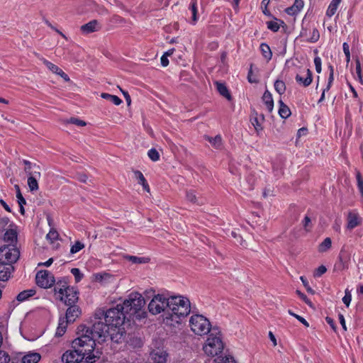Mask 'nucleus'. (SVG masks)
I'll return each mask as SVG.
<instances>
[{"instance_id": "25", "label": "nucleus", "mask_w": 363, "mask_h": 363, "mask_svg": "<svg viewBox=\"0 0 363 363\" xmlns=\"http://www.w3.org/2000/svg\"><path fill=\"white\" fill-rule=\"evenodd\" d=\"M35 291L33 289L25 290L20 292L16 296V299L18 302H23L26 301L28 298L34 296Z\"/></svg>"}, {"instance_id": "39", "label": "nucleus", "mask_w": 363, "mask_h": 363, "mask_svg": "<svg viewBox=\"0 0 363 363\" xmlns=\"http://www.w3.org/2000/svg\"><path fill=\"white\" fill-rule=\"evenodd\" d=\"M84 247V245L80 241H76L75 243L71 247L70 253L75 254L79 252Z\"/></svg>"}, {"instance_id": "37", "label": "nucleus", "mask_w": 363, "mask_h": 363, "mask_svg": "<svg viewBox=\"0 0 363 363\" xmlns=\"http://www.w3.org/2000/svg\"><path fill=\"white\" fill-rule=\"evenodd\" d=\"M274 89L280 94H283L286 91V85L283 81L277 80L274 82Z\"/></svg>"}, {"instance_id": "40", "label": "nucleus", "mask_w": 363, "mask_h": 363, "mask_svg": "<svg viewBox=\"0 0 363 363\" xmlns=\"http://www.w3.org/2000/svg\"><path fill=\"white\" fill-rule=\"evenodd\" d=\"M267 28L273 32H277L280 28V23L277 21H270L267 23Z\"/></svg>"}, {"instance_id": "12", "label": "nucleus", "mask_w": 363, "mask_h": 363, "mask_svg": "<svg viewBox=\"0 0 363 363\" xmlns=\"http://www.w3.org/2000/svg\"><path fill=\"white\" fill-rule=\"evenodd\" d=\"M169 354L163 347L156 348L150 352V359L153 363H167Z\"/></svg>"}, {"instance_id": "32", "label": "nucleus", "mask_w": 363, "mask_h": 363, "mask_svg": "<svg viewBox=\"0 0 363 363\" xmlns=\"http://www.w3.org/2000/svg\"><path fill=\"white\" fill-rule=\"evenodd\" d=\"M332 246V240L330 238H326L324 240L318 245V252H325L329 249H330Z\"/></svg>"}, {"instance_id": "33", "label": "nucleus", "mask_w": 363, "mask_h": 363, "mask_svg": "<svg viewBox=\"0 0 363 363\" xmlns=\"http://www.w3.org/2000/svg\"><path fill=\"white\" fill-rule=\"evenodd\" d=\"M101 96L103 99L108 100L109 101H111V103L116 106H118L122 103V100L116 95H111L107 93H102Z\"/></svg>"}, {"instance_id": "14", "label": "nucleus", "mask_w": 363, "mask_h": 363, "mask_svg": "<svg viewBox=\"0 0 363 363\" xmlns=\"http://www.w3.org/2000/svg\"><path fill=\"white\" fill-rule=\"evenodd\" d=\"M54 284V293L57 298L63 297V294L71 288L66 278H61Z\"/></svg>"}, {"instance_id": "31", "label": "nucleus", "mask_w": 363, "mask_h": 363, "mask_svg": "<svg viewBox=\"0 0 363 363\" xmlns=\"http://www.w3.org/2000/svg\"><path fill=\"white\" fill-rule=\"evenodd\" d=\"M259 48L263 57L267 60H270L272 57V52L271 51L269 46L267 43H263L260 45Z\"/></svg>"}, {"instance_id": "17", "label": "nucleus", "mask_w": 363, "mask_h": 363, "mask_svg": "<svg viewBox=\"0 0 363 363\" xmlns=\"http://www.w3.org/2000/svg\"><path fill=\"white\" fill-rule=\"evenodd\" d=\"M58 299L64 302L67 306L75 305V303L78 300L77 293L71 287L66 293L63 294V297L58 298Z\"/></svg>"}, {"instance_id": "60", "label": "nucleus", "mask_w": 363, "mask_h": 363, "mask_svg": "<svg viewBox=\"0 0 363 363\" xmlns=\"http://www.w3.org/2000/svg\"><path fill=\"white\" fill-rule=\"evenodd\" d=\"M57 74L60 75L65 82H69L70 80L69 76L61 69L59 70Z\"/></svg>"}, {"instance_id": "16", "label": "nucleus", "mask_w": 363, "mask_h": 363, "mask_svg": "<svg viewBox=\"0 0 363 363\" xmlns=\"http://www.w3.org/2000/svg\"><path fill=\"white\" fill-rule=\"evenodd\" d=\"M296 81L298 84L303 86L304 87L308 86L312 81V72L309 69L303 70L300 74H297L296 76Z\"/></svg>"}, {"instance_id": "64", "label": "nucleus", "mask_w": 363, "mask_h": 363, "mask_svg": "<svg viewBox=\"0 0 363 363\" xmlns=\"http://www.w3.org/2000/svg\"><path fill=\"white\" fill-rule=\"evenodd\" d=\"M0 203L1 204V206L4 208V209L8 211V212H11V208L9 207V206L2 199L0 200Z\"/></svg>"}, {"instance_id": "41", "label": "nucleus", "mask_w": 363, "mask_h": 363, "mask_svg": "<svg viewBox=\"0 0 363 363\" xmlns=\"http://www.w3.org/2000/svg\"><path fill=\"white\" fill-rule=\"evenodd\" d=\"M319 38H320V33H319L318 30L315 28H313L311 33V37L309 38V39L308 40L311 43H315L318 40Z\"/></svg>"}, {"instance_id": "30", "label": "nucleus", "mask_w": 363, "mask_h": 363, "mask_svg": "<svg viewBox=\"0 0 363 363\" xmlns=\"http://www.w3.org/2000/svg\"><path fill=\"white\" fill-rule=\"evenodd\" d=\"M341 1L342 0H333L330 2V4L327 9V11H326V15L328 16L331 17L335 13L337 9V7H338L340 3L341 2Z\"/></svg>"}, {"instance_id": "35", "label": "nucleus", "mask_w": 363, "mask_h": 363, "mask_svg": "<svg viewBox=\"0 0 363 363\" xmlns=\"http://www.w3.org/2000/svg\"><path fill=\"white\" fill-rule=\"evenodd\" d=\"M4 240L13 243L17 240L16 233L13 230H8L4 234Z\"/></svg>"}, {"instance_id": "48", "label": "nucleus", "mask_w": 363, "mask_h": 363, "mask_svg": "<svg viewBox=\"0 0 363 363\" xmlns=\"http://www.w3.org/2000/svg\"><path fill=\"white\" fill-rule=\"evenodd\" d=\"M300 279L302 281L303 286H305L306 291L311 294H314L315 291L310 286L308 281L306 280V279L304 277H301Z\"/></svg>"}, {"instance_id": "56", "label": "nucleus", "mask_w": 363, "mask_h": 363, "mask_svg": "<svg viewBox=\"0 0 363 363\" xmlns=\"http://www.w3.org/2000/svg\"><path fill=\"white\" fill-rule=\"evenodd\" d=\"M327 271V269L326 267L324 266V265H320L319 266L316 270H315V277H320L322 276L323 274H325Z\"/></svg>"}, {"instance_id": "53", "label": "nucleus", "mask_w": 363, "mask_h": 363, "mask_svg": "<svg viewBox=\"0 0 363 363\" xmlns=\"http://www.w3.org/2000/svg\"><path fill=\"white\" fill-rule=\"evenodd\" d=\"M297 294L299 296V297L303 300L307 305L312 307L313 303L310 301V299L305 295L303 293L301 292L300 291H296Z\"/></svg>"}, {"instance_id": "22", "label": "nucleus", "mask_w": 363, "mask_h": 363, "mask_svg": "<svg viewBox=\"0 0 363 363\" xmlns=\"http://www.w3.org/2000/svg\"><path fill=\"white\" fill-rule=\"evenodd\" d=\"M41 356L38 352H29L21 358L22 363H38Z\"/></svg>"}, {"instance_id": "49", "label": "nucleus", "mask_w": 363, "mask_h": 363, "mask_svg": "<svg viewBox=\"0 0 363 363\" xmlns=\"http://www.w3.org/2000/svg\"><path fill=\"white\" fill-rule=\"evenodd\" d=\"M58 233L55 230H50V232L47 234L46 237L48 240L51 241H54L58 239Z\"/></svg>"}, {"instance_id": "3", "label": "nucleus", "mask_w": 363, "mask_h": 363, "mask_svg": "<svg viewBox=\"0 0 363 363\" xmlns=\"http://www.w3.org/2000/svg\"><path fill=\"white\" fill-rule=\"evenodd\" d=\"M95 313L94 320L91 328L86 326H80L82 328L79 331L82 334L79 337H86L94 342L93 350H95L96 342H104L108 335L112 337L113 330L106 323L101 321Z\"/></svg>"}, {"instance_id": "52", "label": "nucleus", "mask_w": 363, "mask_h": 363, "mask_svg": "<svg viewBox=\"0 0 363 363\" xmlns=\"http://www.w3.org/2000/svg\"><path fill=\"white\" fill-rule=\"evenodd\" d=\"M289 313L291 315L295 317L298 320H299L301 323H303L306 327H308L309 326V324L306 321V320L305 318H303V317H301V315H298L293 313L291 311H289Z\"/></svg>"}, {"instance_id": "24", "label": "nucleus", "mask_w": 363, "mask_h": 363, "mask_svg": "<svg viewBox=\"0 0 363 363\" xmlns=\"http://www.w3.org/2000/svg\"><path fill=\"white\" fill-rule=\"evenodd\" d=\"M339 259L340 264L338 266L339 269L343 270L348 268V262L350 261V257L346 252H340L339 255Z\"/></svg>"}, {"instance_id": "4", "label": "nucleus", "mask_w": 363, "mask_h": 363, "mask_svg": "<svg viewBox=\"0 0 363 363\" xmlns=\"http://www.w3.org/2000/svg\"><path fill=\"white\" fill-rule=\"evenodd\" d=\"M96 314L99 319L104 318L106 323L113 330H117V333H123L121 326L123 325L127 313L121 303L117 304L114 308H109L106 312L99 310Z\"/></svg>"}, {"instance_id": "19", "label": "nucleus", "mask_w": 363, "mask_h": 363, "mask_svg": "<svg viewBox=\"0 0 363 363\" xmlns=\"http://www.w3.org/2000/svg\"><path fill=\"white\" fill-rule=\"evenodd\" d=\"M13 271V265L0 261V281H7Z\"/></svg>"}, {"instance_id": "1", "label": "nucleus", "mask_w": 363, "mask_h": 363, "mask_svg": "<svg viewBox=\"0 0 363 363\" xmlns=\"http://www.w3.org/2000/svg\"><path fill=\"white\" fill-rule=\"evenodd\" d=\"M94 342L86 337H78L72 342L73 350L62 356L65 363H94L100 358L101 352L93 350Z\"/></svg>"}, {"instance_id": "36", "label": "nucleus", "mask_w": 363, "mask_h": 363, "mask_svg": "<svg viewBox=\"0 0 363 363\" xmlns=\"http://www.w3.org/2000/svg\"><path fill=\"white\" fill-rule=\"evenodd\" d=\"M127 259L130 261L131 262L134 264H141V263H147L149 261L148 258L146 257H139L136 256H127Z\"/></svg>"}, {"instance_id": "34", "label": "nucleus", "mask_w": 363, "mask_h": 363, "mask_svg": "<svg viewBox=\"0 0 363 363\" xmlns=\"http://www.w3.org/2000/svg\"><path fill=\"white\" fill-rule=\"evenodd\" d=\"M208 142L211 144L213 147L216 149H219L222 146V138L220 135H218L214 138L207 137Z\"/></svg>"}, {"instance_id": "43", "label": "nucleus", "mask_w": 363, "mask_h": 363, "mask_svg": "<svg viewBox=\"0 0 363 363\" xmlns=\"http://www.w3.org/2000/svg\"><path fill=\"white\" fill-rule=\"evenodd\" d=\"M43 63L53 73L57 74V72L60 69V68H59L57 65L48 61L47 60H43Z\"/></svg>"}, {"instance_id": "44", "label": "nucleus", "mask_w": 363, "mask_h": 363, "mask_svg": "<svg viewBox=\"0 0 363 363\" xmlns=\"http://www.w3.org/2000/svg\"><path fill=\"white\" fill-rule=\"evenodd\" d=\"M302 223H303V226L304 229L307 232L311 231V230L312 228L311 220L308 216H306L304 217L303 220H302Z\"/></svg>"}, {"instance_id": "26", "label": "nucleus", "mask_w": 363, "mask_h": 363, "mask_svg": "<svg viewBox=\"0 0 363 363\" xmlns=\"http://www.w3.org/2000/svg\"><path fill=\"white\" fill-rule=\"evenodd\" d=\"M68 324H69L68 323L65 321L64 318H60L59 320L58 326L56 330L55 335L57 337L62 336L65 334V333L66 332Z\"/></svg>"}, {"instance_id": "11", "label": "nucleus", "mask_w": 363, "mask_h": 363, "mask_svg": "<svg viewBox=\"0 0 363 363\" xmlns=\"http://www.w3.org/2000/svg\"><path fill=\"white\" fill-rule=\"evenodd\" d=\"M36 284L43 289H48L55 283L53 274L47 270L39 271L35 276Z\"/></svg>"}, {"instance_id": "51", "label": "nucleus", "mask_w": 363, "mask_h": 363, "mask_svg": "<svg viewBox=\"0 0 363 363\" xmlns=\"http://www.w3.org/2000/svg\"><path fill=\"white\" fill-rule=\"evenodd\" d=\"M9 361V355L5 351L0 350V363H8Z\"/></svg>"}, {"instance_id": "18", "label": "nucleus", "mask_w": 363, "mask_h": 363, "mask_svg": "<svg viewBox=\"0 0 363 363\" xmlns=\"http://www.w3.org/2000/svg\"><path fill=\"white\" fill-rule=\"evenodd\" d=\"M101 28V23L97 20H92L81 26V31L85 34L96 32Z\"/></svg>"}, {"instance_id": "47", "label": "nucleus", "mask_w": 363, "mask_h": 363, "mask_svg": "<svg viewBox=\"0 0 363 363\" xmlns=\"http://www.w3.org/2000/svg\"><path fill=\"white\" fill-rule=\"evenodd\" d=\"M71 273L74 277L77 282L79 281L82 279L83 274L78 268H72L71 269Z\"/></svg>"}, {"instance_id": "27", "label": "nucleus", "mask_w": 363, "mask_h": 363, "mask_svg": "<svg viewBox=\"0 0 363 363\" xmlns=\"http://www.w3.org/2000/svg\"><path fill=\"white\" fill-rule=\"evenodd\" d=\"M279 114L282 118H287L291 115V111L289 108L284 104L281 100L279 101Z\"/></svg>"}, {"instance_id": "8", "label": "nucleus", "mask_w": 363, "mask_h": 363, "mask_svg": "<svg viewBox=\"0 0 363 363\" xmlns=\"http://www.w3.org/2000/svg\"><path fill=\"white\" fill-rule=\"evenodd\" d=\"M170 297L167 298L163 294H157L153 296L148 305V310L152 315H157L162 312L167 314Z\"/></svg>"}, {"instance_id": "21", "label": "nucleus", "mask_w": 363, "mask_h": 363, "mask_svg": "<svg viewBox=\"0 0 363 363\" xmlns=\"http://www.w3.org/2000/svg\"><path fill=\"white\" fill-rule=\"evenodd\" d=\"M304 3L303 0H294V4L286 9L287 14L295 16L298 14L303 8Z\"/></svg>"}, {"instance_id": "58", "label": "nucleus", "mask_w": 363, "mask_h": 363, "mask_svg": "<svg viewBox=\"0 0 363 363\" xmlns=\"http://www.w3.org/2000/svg\"><path fill=\"white\" fill-rule=\"evenodd\" d=\"M186 199L191 201V202H196V194H195V192L193 191H187L186 192Z\"/></svg>"}, {"instance_id": "57", "label": "nucleus", "mask_w": 363, "mask_h": 363, "mask_svg": "<svg viewBox=\"0 0 363 363\" xmlns=\"http://www.w3.org/2000/svg\"><path fill=\"white\" fill-rule=\"evenodd\" d=\"M343 52L346 56L347 61L349 62L350 59V46L347 43H344L342 45Z\"/></svg>"}, {"instance_id": "23", "label": "nucleus", "mask_w": 363, "mask_h": 363, "mask_svg": "<svg viewBox=\"0 0 363 363\" xmlns=\"http://www.w3.org/2000/svg\"><path fill=\"white\" fill-rule=\"evenodd\" d=\"M262 101L264 103L268 111L271 113L274 108V101L272 94L266 90L262 96Z\"/></svg>"}, {"instance_id": "20", "label": "nucleus", "mask_w": 363, "mask_h": 363, "mask_svg": "<svg viewBox=\"0 0 363 363\" xmlns=\"http://www.w3.org/2000/svg\"><path fill=\"white\" fill-rule=\"evenodd\" d=\"M264 120V117L263 114L259 115L257 112H254L251 117V123L254 126L256 132L259 133L262 130V123Z\"/></svg>"}, {"instance_id": "50", "label": "nucleus", "mask_w": 363, "mask_h": 363, "mask_svg": "<svg viewBox=\"0 0 363 363\" xmlns=\"http://www.w3.org/2000/svg\"><path fill=\"white\" fill-rule=\"evenodd\" d=\"M68 123L74 124L77 126H84L86 124L85 121L80 120L79 118H71L68 121Z\"/></svg>"}, {"instance_id": "42", "label": "nucleus", "mask_w": 363, "mask_h": 363, "mask_svg": "<svg viewBox=\"0 0 363 363\" xmlns=\"http://www.w3.org/2000/svg\"><path fill=\"white\" fill-rule=\"evenodd\" d=\"M147 155L150 158V160H152L154 162H156V161L159 160V159H160V154L157 152V150L155 148H152V149L149 150L148 152H147Z\"/></svg>"}, {"instance_id": "38", "label": "nucleus", "mask_w": 363, "mask_h": 363, "mask_svg": "<svg viewBox=\"0 0 363 363\" xmlns=\"http://www.w3.org/2000/svg\"><path fill=\"white\" fill-rule=\"evenodd\" d=\"M213 363H236L233 357H218L214 359Z\"/></svg>"}, {"instance_id": "10", "label": "nucleus", "mask_w": 363, "mask_h": 363, "mask_svg": "<svg viewBox=\"0 0 363 363\" xmlns=\"http://www.w3.org/2000/svg\"><path fill=\"white\" fill-rule=\"evenodd\" d=\"M24 172L27 177V182H35L40 179V167L36 164L23 160Z\"/></svg>"}, {"instance_id": "13", "label": "nucleus", "mask_w": 363, "mask_h": 363, "mask_svg": "<svg viewBox=\"0 0 363 363\" xmlns=\"http://www.w3.org/2000/svg\"><path fill=\"white\" fill-rule=\"evenodd\" d=\"M82 311L77 305H70L67 308L65 313V321L68 323H74L81 315Z\"/></svg>"}, {"instance_id": "9", "label": "nucleus", "mask_w": 363, "mask_h": 363, "mask_svg": "<svg viewBox=\"0 0 363 363\" xmlns=\"http://www.w3.org/2000/svg\"><path fill=\"white\" fill-rule=\"evenodd\" d=\"M19 251L13 245H7L0 248V261L11 264L16 262L19 257Z\"/></svg>"}, {"instance_id": "29", "label": "nucleus", "mask_w": 363, "mask_h": 363, "mask_svg": "<svg viewBox=\"0 0 363 363\" xmlns=\"http://www.w3.org/2000/svg\"><path fill=\"white\" fill-rule=\"evenodd\" d=\"M216 88L220 95L225 97L228 100H230L231 96L227 89L226 86L222 83L216 82Z\"/></svg>"}, {"instance_id": "61", "label": "nucleus", "mask_w": 363, "mask_h": 363, "mask_svg": "<svg viewBox=\"0 0 363 363\" xmlns=\"http://www.w3.org/2000/svg\"><path fill=\"white\" fill-rule=\"evenodd\" d=\"M45 23L50 27L52 29H53L54 30H55L57 33H59L61 36H62L64 38H66V36L65 35V34H63L61 31H60L58 29H57L56 28H55L48 20H45Z\"/></svg>"}, {"instance_id": "15", "label": "nucleus", "mask_w": 363, "mask_h": 363, "mask_svg": "<svg viewBox=\"0 0 363 363\" xmlns=\"http://www.w3.org/2000/svg\"><path fill=\"white\" fill-rule=\"evenodd\" d=\"M362 222V218L358 213L354 211L349 212L347 217V229L352 230L356 227L360 225Z\"/></svg>"}, {"instance_id": "28", "label": "nucleus", "mask_w": 363, "mask_h": 363, "mask_svg": "<svg viewBox=\"0 0 363 363\" xmlns=\"http://www.w3.org/2000/svg\"><path fill=\"white\" fill-rule=\"evenodd\" d=\"M189 10L191 12L192 14V21L191 23L193 25H195L196 23L198 21V16H197V0H191L189 4Z\"/></svg>"}, {"instance_id": "55", "label": "nucleus", "mask_w": 363, "mask_h": 363, "mask_svg": "<svg viewBox=\"0 0 363 363\" xmlns=\"http://www.w3.org/2000/svg\"><path fill=\"white\" fill-rule=\"evenodd\" d=\"M133 179H138L140 182H145L143 174L140 171H135L133 172Z\"/></svg>"}, {"instance_id": "7", "label": "nucleus", "mask_w": 363, "mask_h": 363, "mask_svg": "<svg viewBox=\"0 0 363 363\" xmlns=\"http://www.w3.org/2000/svg\"><path fill=\"white\" fill-rule=\"evenodd\" d=\"M191 330L198 335L208 334L211 330V323L208 318L202 315H193L189 320Z\"/></svg>"}, {"instance_id": "2", "label": "nucleus", "mask_w": 363, "mask_h": 363, "mask_svg": "<svg viewBox=\"0 0 363 363\" xmlns=\"http://www.w3.org/2000/svg\"><path fill=\"white\" fill-rule=\"evenodd\" d=\"M190 311V301L186 297L171 296L167 314L164 316V320L171 325H174V323L179 324L189 314Z\"/></svg>"}, {"instance_id": "45", "label": "nucleus", "mask_w": 363, "mask_h": 363, "mask_svg": "<svg viewBox=\"0 0 363 363\" xmlns=\"http://www.w3.org/2000/svg\"><path fill=\"white\" fill-rule=\"evenodd\" d=\"M356 74H357V79H359V81L363 84V76H362V69H361V65H360V62L359 61L357 60L356 61Z\"/></svg>"}, {"instance_id": "46", "label": "nucleus", "mask_w": 363, "mask_h": 363, "mask_svg": "<svg viewBox=\"0 0 363 363\" xmlns=\"http://www.w3.org/2000/svg\"><path fill=\"white\" fill-rule=\"evenodd\" d=\"M352 301V295L350 291L348 289H346L345 291V296L342 298V302L348 307Z\"/></svg>"}, {"instance_id": "63", "label": "nucleus", "mask_w": 363, "mask_h": 363, "mask_svg": "<svg viewBox=\"0 0 363 363\" xmlns=\"http://www.w3.org/2000/svg\"><path fill=\"white\" fill-rule=\"evenodd\" d=\"M273 190L270 188H265L263 191V196L267 197L272 195Z\"/></svg>"}, {"instance_id": "6", "label": "nucleus", "mask_w": 363, "mask_h": 363, "mask_svg": "<svg viewBox=\"0 0 363 363\" xmlns=\"http://www.w3.org/2000/svg\"><path fill=\"white\" fill-rule=\"evenodd\" d=\"M145 301L143 296L138 292H132L121 304L126 313L133 314L140 311Z\"/></svg>"}, {"instance_id": "62", "label": "nucleus", "mask_w": 363, "mask_h": 363, "mask_svg": "<svg viewBox=\"0 0 363 363\" xmlns=\"http://www.w3.org/2000/svg\"><path fill=\"white\" fill-rule=\"evenodd\" d=\"M29 190L31 192L37 191L38 189V183H28Z\"/></svg>"}, {"instance_id": "5", "label": "nucleus", "mask_w": 363, "mask_h": 363, "mask_svg": "<svg viewBox=\"0 0 363 363\" xmlns=\"http://www.w3.org/2000/svg\"><path fill=\"white\" fill-rule=\"evenodd\" d=\"M224 345L220 333L214 335L213 333L208 337L203 350L205 354L210 357H215L222 352Z\"/></svg>"}, {"instance_id": "59", "label": "nucleus", "mask_w": 363, "mask_h": 363, "mask_svg": "<svg viewBox=\"0 0 363 363\" xmlns=\"http://www.w3.org/2000/svg\"><path fill=\"white\" fill-rule=\"evenodd\" d=\"M160 62L162 67H167L169 65V60L167 55H163L161 57Z\"/></svg>"}, {"instance_id": "54", "label": "nucleus", "mask_w": 363, "mask_h": 363, "mask_svg": "<svg viewBox=\"0 0 363 363\" xmlns=\"http://www.w3.org/2000/svg\"><path fill=\"white\" fill-rule=\"evenodd\" d=\"M314 64L315 67V70L318 73L321 72V59L320 57L317 56L314 58Z\"/></svg>"}]
</instances>
